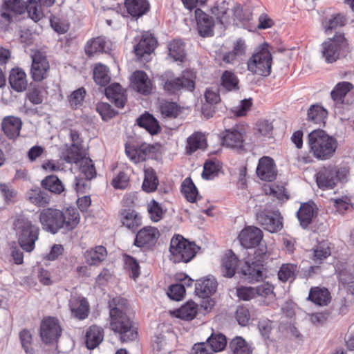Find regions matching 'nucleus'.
Masks as SVG:
<instances>
[{"label":"nucleus","mask_w":354,"mask_h":354,"mask_svg":"<svg viewBox=\"0 0 354 354\" xmlns=\"http://www.w3.org/2000/svg\"><path fill=\"white\" fill-rule=\"evenodd\" d=\"M38 218L42 230L52 234H56L61 230L65 233L71 232L80 221L78 211L73 207L63 210L46 207L39 212Z\"/></svg>","instance_id":"nucleus-1"},{"label":"nucleus","mask_w":354,"mask_h":354,"mask_svg":"<svg viewBox=\"0 0 354 354\" xmlns=\"http://www.w3.org/2000/svg\"><path fill=\"white\" fill-rule=\"evenodd\" d=\"M307 144L309 152L318 160L330 159L338 147L337 139L319 128L313 130L308 134Z\"/></svg>","instance_id":"nucleus-2"},{"label":"nucleus","mask_w":354,"mask_h":354,"mask_svg":"<svg viewBox=\"0 0 354 354\" xmlns=\"http://www.w3.org/2000/svg\"><path fill=\"white\" fill-rule=\"evenodd\" d=\"M13 226L20 248L26 252L33 251L35 248V243L39 239L40 233L39 226L24 216L15 218Z\"/></svg>","instance_id":"nucleus-3"},{"label":"nucleus","mask_w":354,"mask_h":354,"mask_svg":"<svg viewBox=\"0 0 354 354\" xmlns=\"http://www.w3.org/2000/svg\"><path fill=\"white\" fill-rule=\"evenodd\" d=\"M270 48V44L264 41L255 49L247 63L249 71L263 77L271 74L273 57Z\"/></svg>","instance_id":"nucleus-4"},{"label":"nucleus","mask_w":354,"mask_h":354,"mask_svg":"<svg viewBox=\"0 0 354 354\" xmlns=\"http://www.w3.org/2000/svg\"><path fill=\"white\" fill-rule=\"evenodd\" d=\"M321 46L322 57L327 64H333L351 52L348 40L342 32H335L333 37L328 38Z\"/></svg>","instance_id":"nucleus-5"},{"label":"nucleus","mask_w":354,"mask_h":354,"mask_svg":"<svg viewBox=\"0 0 354 354\" xmlns=\"http://www.w3.org/2000/svg\"><path fill=\"white\" fill-rule=\"evenodd\" d=\"M111 330L120 335L122 342L134 340L138 335L137 327L125 311H109Z\"/></svg>","instance_id":"nucleus-6"},{"label":"nucleus","mask_w":354,"mask_h":354,"mask_svg":"<svg viewBox=\"0 0 354 354\" xmlns=\"http://www.w3.org/2000/svg\"><path fill=\"white\" fill-rule=\"evenodd\" d=\"M218 287L216 279L208 275L197 281L195 284V295L200 298V306L203 310H213L216 301L212 296Z\"/></svg>","instance_id":"nucleus-7"},{"label":"nucleus","mask_w":354,"mask_h":354,"mask_svg":"<svg viewBox=\"0 0 354 354\" xmlns=\"http://www.w3.org/2000/svg\"><path fill=\"white\" fill-rule=\"evenodd\" d=\"M246 257L243 258V265L238 270L237 273L241 279L250 283L263 281L268 276V267L254 263L250 259V254L246 252Z\"/></svg>","instance_id":"nucleus-8"},{"label":"nucleus","mask_w":354,"mask_h":354,"mask_svg":"<svg viewBox=\"0 0 354 354\" xmlns=\"http://www.w3.org/2000/svg\"><path fill=\"white\" fill-rule=\"evenodd\" d=\"M245 135V130L243 125L239 127L236 124L231 129H225L219 135L221 139V145L231 149H236L239 151H243L244 146V136Z\"/></svg>","instance_id":"nucleus-9"},{"label":"nucleus","mask_w":354,"mask_h":354,"mask_svg":"<svg viewBox=\"0 0 354 354\" xmlns=\"http://www.w3.org/2000/svg\"><path fill=\"white\" fill-rule=\"evenodd\" d=\"M193 13L198 35L203 38L213 37L216 23L213 15H209L201 8H196Z\"/></svg>","instance_id":"nucleus-10"},{"label":"nucleus","mask_w":354,"mask_h":354,"mask_svg":"<svg viewBox=\"0 0 354 354\" xmlns=\"http://www.w3.org/2000/svg\"><path fill=\"white\" fill-rule=\"evenodd\" d=\"M263 238V231L254 225H245L237 236L241 246L246 250L256 248L260 245Z\"/></svg>","instance_id":"nucleus-11"},{"label":"nucleus","mask_w":354,"mask_h":354,"mask_svg":"<svg viewBox=\"0 0 354 354\" xmlns=\"http://www.w3.org/2000/svg\"><path fill=\"white\" fill-rule=\"evenodd\" d=\"M39 334L45 344L56 342L62 334V328L57 318L44 317L40 324Z\"/></svg>","instance_id":"nucleus-12"},{"label":"nucleus","mask_w":354,"mask_h":354,"mask_svg":"<svg viewBox=\"0 0 354 354\" xmlns=\"http://www.w3.org/2000/svg\"><path fill=\"white\" fill-rule=\"evenodd\" d=\"M138 42L133 46V51L137 58L141 61H148L149 56L158 45L156 37L150 32H144L139 39L135 38Z\"/></svg>","instance_id":"nucleus-13"},{"label":"nucleus","mask_w":354,"mask_h":354,"mask_svg":"<svg viewBox=\"0 0 354 354\" xmlns=\"http://www.w3.org/2000/svg\"><path fill=\"white\" fill-rule=\"evenodd\" d=\"M160 236V232L156 227L146 226L137 230L133 245L137 248L152 250Z\"/></svg>","instance_id":"nucleus-14"},{"label":"nucleus","mask_w":354,"mask_h":354,"mask_svg":"<svg viewBox=\"0 0 354 354\" xmlns=\"http://www.w3.org/2000/svg\"><path fill=\"white\" fill-rule=\"evenodd\" d=\"M31 77L35 82H41L48 77V71L50 68L47 57L42 52L37 50L31 55Z\"/></svg>","instance_id":"nucleus-15"},{"label":"nucleus","mask_w":354,"mask_h":354,"mask_svg":"<svg viewBox=\"0 0 354 354\" xmlns=\"http://www.w3.org/2000/svg\"><path fill=\"white\" fill-rule=\"evenodd\" d=\"M27 3L23 0H3L0 6V17L8 24L13 22V17L26 12Z\"/></svg>","instance_id":"nucleus-16"},{"label":"nucleus","mask_w":354,"mask_h":354,"mask_svg":"<svg viewBox=\"0 0 354 354\" xmlns=\"http://www.w3.org/2000/svg\"><path fill=\"white\" fill-rule=\"evenodd\" d=\"M232 0H217L209 9L210 13L215 18L216 23L226 29L230 24L232 17L230 14Z\"/></svg>","instance_id":"nucleus-17"},{"label":"nucleus","mask_w":354,"mask_h":354,"mask_svg":"<svg viewBox=\"0 0 354 354\" xmlns=\"http://www.w3.org/2000/svg\"><path fill=\"white\" fill-rule=\"evenodd\" d=\"M256 174L262 181H274L277 176V169L274 159L267 156L261 157L256 168Z\"/></svg>","instance_id":"nucleus-18"},{"label":"nucleus","mask_w":354,"mask_h":354,"mask_svg":"<svg viewBox=\"0 0 354 354\" xmlns=\"http://www.w3.org/2000/svg\"><path fill=\"white\" fill-rule=\"evenodd\" d=\"M195 241L184 237L178 234V263H189L192 261L201 250Z\"/></svg>","instance_id":"nucleus-19"},{"label":"nucleus","mask_w":354,"mask_h":354,"mask_svg":"<svg viewBox=\"0 0 354 354\" xmlns=\"http://www.w3.org/2000/svg\"><path fill=\"white\" fill-rule=\"evenodd\" d=\"M317 215L318 207L312 200L301 203L299 209L296 212V217L299 222L300 226L304 230L308 227Z\"/></svg>","instance_id":"nucleus-20"},{"label":"nucleus","mask_w":354,"mask_h":354,"mask_svg":"<svg viewBox=\"0 0 354 354\" xmlns=\"http://www.w3.org/2000/svg\"><path fill=\"white\" fill-rule=\"evenodd\" d=\"M232 19L235 26L251 30L252 12L249 8H244L241 3H236L232 8Z\"/></svg>","instance_id":"nucleus-21"},{"label":"nucleus","mask_w":354,"mask_h":354,"mask_svg":"<svg viewBox=\"0 0 354 354\" xmlns=\"http://www.w3.org/2000/svg\"><path fill=\"white\" fill-rule=\"evenodd\" d=\"M307 300L317 306H327L332 300L329 289L324 286H312L308 292Z\"/></svg>","instance_id":"nucleus-22"},{"label":"nucleus","mask_w":354,"mask_h":354,"mask_svg":"<svg viewBox=\"0 0 354 354\" xmlns=\"http://www.w3.org/2000/svg\"><path fill=\"white\" fill-rule=\"evenodd\" d=\"M21 118L12 115L3 118L1 122V130L10 140H15L19 136L22 127Z\"/></svg>","instance_id":"nucleus-23"},{"label":"nucleus","mask_w":354,"mask_h":354,"mask_svg":"<svg viewBox=\"0 0 354 354\" xmlns=\"http://www.w3.org/2000/svg\"><path fill=\"white\" fill-rule=\"evenodd\" d=\"M314 178L317 187L322 190L333 189L337 185L332 166L324 167L315 174Z\"/></svg>","instance_id":"nucleus-24"},{"label":"nucleus","mask_w":354,"mask_h":354,"mask_svg":"<svg viewBox=\"0 0 354 354\" xmlns=\"http://www.w3.org/2000/svg\"><path fill=\"white\" fill-rule=\"evenodd\" d=\"M133 88L139 93L147 95L151 93V87L147 74L141 70L134 71L130 77Z\"/></svg>","instance_id":"nucleus-25"},{"label":"nucleus","mask_w":354,"mask_h":354,"mask_svg":"<svg viewBox=\"0 0 354 354\" xmlns=\"http://www.w3.org/2000/svg\"><path fill=\"white\" fill-rule=\"evenodd\" d=\"M27 198L30 203L43 209L47 207L51 201V196L41 186L37 185L33 186L28 191Z\"/></svg>","instance_id":"nucleus-26"},{"label":"nucleus","mask_w":354,"mask_h":354,"mask_svg":"<svg viewBox=\"0 0 354 354\" xmlns=\"http://www.w3.org/2000/svg\"><path fill=\"white\" fill-rule=\"evenodd\" d=\"M208 147L205 133L195 131L187 138L186 153L192 155L197 150L205 151Z\"/></svg>","instance_id":"nucleus-27"},{"label":"nucleus","mask_w":354,"mask_h":354,"mask_svg":"<svg viewBox=\"0 0 354 354\" xmlns=\"http://www.w3.org/2000/svg\"><path fill=\"white\" fill-rule=\"evenodd\" d=\"M121 223L128 230L135 233L141 226L142 216L133 209H122L120 210Z\"/></svg>","instance_id":"nucleus-28"},{"label":"nucleus","mask_w":354,"mask_h":354,"mask_svg":"<svg viewBox=\"0 0 354 354\" xmlns=\"http://www.w3.org/2000/svg\"><path fill=\"white\" fill-rule=\"evenodd\" d=\"M328 116V111L321 102H317L312 104L308 109L306 120L315 124H323L324 127Z\"/></svg>","instance_id":"nucleus-29"},{"label":"nucleus","mask_w":354,"mask_h":354,"mask_svg":"<svg viewBox=\"0 0 354 354\" xmlns=\"http://www.w3.org/2000/svg\"><path fill=\"white\" fill-rule=\"evenodd\" d=\"M180 191L187 201L190 203H196L197 206L198 205V201L203 198L191 176L187 177L182 182Z\"/></svg>","instance_id":"nucleus-30"},{"label":"nucleus","mask_w":354,"mask_h":354,"mask_svg":"<svg viewBox=\"0 0 354 354\" xmlns=\"http://www.w3.org/2000/svg\"><path fill=\"white\" fill-rule=\"evenodd\" d=\"M136 124L145 129L151 136L158 135L161 131L159 121L148 111H145L136 119Z\"/></svg>","instance_id":"nucleus-31"},{"label":"nucleus","mask_w":354,"mask_h":354,"mask_svg":"<svg viewBox=\"0 0 354 354\" xmlns=\"http://www.w3.org/2000/svg\"><path fill=\"white\" fill-rule=\"evenodd\" d=\"M124 7L127 13L136 19L146 15L150 10L148 0H125Z\"/></svg>","instance_id":"nucleus-32"},{"label":"nucleus","mask_w":354,"mask_h":354,"mask_svg":"<svg viewBox=\"0 0 354 354\" xmlns=\"http://www.w3.org/2000/svg\"><path fill=\"white\" fill-rule=\"evenodd\" d=\"M158 84L168 95L176 94L177 92V77L171 71H166L162 74H157L155 77Z\"/></svg>","instance_id":"nucleus-33"},{"label":"nucleus","mask_w":354,"mask_h":354,"mask_svg":"<svg viewBox=\"0 0 354 354\" xmlns=\"http://www.w3.org/2000/svg\"><path fill=\"white\" fill-rule=\"evenodd\" d=\"M347 19L344 14L337 12L332 14L330 18L324 17L322 20V28L325 34L332 33L338 27L342 28L346 25Z\"/></svg>","instance_id":"nucleus-34"},{"label":"nucleus","mask_w":354,"mask_h":354,"mask_svg":"<svg viewBox=\"0 0 354 354\" xmlns=\"http://www.w3.org/2000/svg\"><path fill=\"white\" fill-rule=\"evenodd\" d=\"M223 172V162L216 158H209L205 160L201 177L205 180H212Z\"/></svg>","instance_id":"nucleus-35"},{"label":"nucleus","mask_w":354,"mask_h":354,"mask_svg":"<svg viewBox=\"0 0 354 354\" xmlns=\"http://www.w3.org/2000/svg\"><path fill=\"white\" fill-rule=\"evenodd\" d=\"M110 50L106 37L102 36L88 39L84 46L85 53L89 57L98 53H108Z\"/></svg>","instance_id":"nucleus-36"},{"label":"nucleus","mask_w":354,"mask_h":354,"mask_svg":"<svg viewBox=\"0 0 354 354\" xmlns=\"http://www.w3.org/2000/svg\"><path fill=\"white\" fill-rule=\"evenodd\" d=\"M9 83L13 90L17 92L25 91L28 86L26 74L21 68H12L9 75Z\"/></svg>","instance_id":"nucleus-37"},{"label":"nucleus","mask_w":354,"mask_h":354,"mask_svg":"<svg viewBox=\"0 0 354 354\" xmlns=\"http://www.w3.org/2000/svg\"><path fill=\"white\" fill-rule=\"evenodd\" d=\"M196 72L191 68L183 70L178 76V91L185 89L194 92L196 89Z\"/></svg>","instance_id":"nucleus-38"},{"label":"nucleus","mask_w":354,"mask_h":354,"mask_svg":"<svg viewBox=\"0 0 354 354\" xmlns=\"http://www.w3.org/2000/svg\"><path fill=\"white\" fill-rule=\"evenodd\" d=\"M42 189L52 194L59 195L65 191V187L62 180L54 174L46 176L40 183Z\"/></svg>","instance_id":"nucleus-39"},{"label":"nucleus","mask_w":354,"mask_h":354,"mask_svg":"<svg viewBox=\"0 0 354 354\" xmlns=\"http://www.w3.org/2000/svg\"><path fill=\"white\" fill-rule=\"evenodd\" d=\"M353 88L354 85L349 82H338L330 92L332 100L336 104H348V102H345V97Z\"/></svg>","instance_id":"nucleus-40"},{"label":"nucleus","mask_w":354,"mask_h":354,"mask_svg":"<svg viewBox=\"0 0 354 354\" xmlns=\"http://www.w3.org/2000/svg\"><path fill=\"white\" fill-rule=\"evenodd\" d=\"M104 330L97 326H91L86 333V345L88 349L96 348L103 340Z\"/></svg>","instance_id":"nucleus-41"},{"label":"nucleus","mask_w":354,"mask_h":354,"mask_svg":"<svg viewBox=\"0 0 354 354\" xmlns=\"http://www.w3.org/2000/svg\"><path fill=\"white\" fill-rule=\"evenodd\" d=\"M93 80L100 86H106L111 81L109 68L102 63L96 64L93 69Z\"/></svg>","instance_id":"nucleus-42"},{"label":"nucleus","mask_w":354,"mask_h":354,"mask_svg":"<svg viewBox=\"0 0 354 354\" xmlns=\"http://www.w3.org/2000/svg\"><path fill=\"white\" fill-rule=\"evenodd\" d=\"M145 177L142 185V190L151 193L156 190L159 181L156 171L152 167L144 170Z\"/></svg>","instance_id":"nucleus-43"},{"label":"nucleus","mask_w":354,"mask_h":354,"mask_svg":"<svg viewBox=\"0 0 354 354\" xmlns=\"http://www.w3.org/2000/svg\"><path fill=\"white\" fill-rule=\"evenodd\" d=\"M312 257L310 259L315 263H322L331 254L330 249L328 243L325 241L319 242L312 249Z\"/></svg>","instance_id":"nucleus-44"},{"label":"nucleus","mask_w":354,"mask_h":354,"mask_svg":"<svg viewBox=\"0 0 354 354\" xmlns=\"http://www.w3.org/2000/svg\"><path fill=\"white\" fill-rule=\"evenodd\" d=\"M107 256L106 248L102 245H98L87 250L85 254V258L87 263L91 265H97L103 261Z\"/></svg>","instance_id":"nucleus-45"},{"label":"nucleus","mask_w":354,"mask_h":354,"mask_svg":"<svg viewBox=\"0 0 354 354\" xmlns=\"http://www.w3.org/2000/svg\"><path fill=\"white\" fill-rule=\"evenodd\" d=\"M229 348L233 354H252L251 346L240 336L235 337L230 342Z\"/></svg>","instance_id":"nucleus-46"},{"label":"nucleus","mask_w":354,"mask_h":354,"mask_svg":"<svg viewBox=\"0 0 354 354\" xmlns=\"http://www.w3.org/2000/svg\"><path fill=\"white\" fill-rule=\"evenodd\" d=\"M239 80L232 71H225L221 77V85L227 91H234L239 89Z\"/></svg>","instance_id":"nucleus-47"},{"label":"nucleus","mask_w":354,"mask_h":354,"mask_svg":"<svg viewBox=\"0 0 354 354\" xmlns=\"http://www.w3.org/2000/svg\"><path fill=\"white\" fill-rule=\"evenodd\" d=\"M278 279L283 283L287 282L290 278L296 279L297 266L294 263H283L277 272Z\"/></svg>","instance_id":"nucleus-48"},{"label":"nucleus","mask_w":354,"mask_h":354,"mask_svg":"<svg viewBox=\"0 0 354 354\" xmlns=\"http://www.w3.org/2000/svg\"><path fill=\"white\" fill-rule=\"evenodd\" d=\"M272 215L270 216L263 228L270 233H275L280 231L283 227V216L278 209L272 211Z\"/></svg>","instance_id":"nucleus-49"},{"label":"nucleus","mask_w":354,"mask_h":354,"mask_svg":"<svg viewBox=\"0 0 354 354\" xmlns=\"http://www.w3.org/2000/svg\"><path fill=\"white\" fill-rule=\"evenodd\" d=\"M274 127L272 122L268 119L259 118L255 123L254 130L263 137L272 138Z\"/></svg>","instance_id":"nucleus-50"},{"label":"nucleus","mask_w":354,"mask_h":354,"mask_svg":"<svg viewBox=\"0 0 354 354\" xmlns=\"http://www.w3.org/2000/svg\"><path fill=\"white\" fill-rule=\"evenodd\" d=\"M96 111L100 114L102 120L105 122H108L119 113L110 104L103 102L96 104Z\"/></svg>","instance_id":"nucleus-51"},{"label":"nucleus","mask_w":354,"mask_h":354,"mask_svg":"<svg viewBox=\"0 0 354 354\" xmlns=\"http://www.w3.org/2000/svg\"><path fill=\"white\" fill-rule=\"evenodd\" d=\"M139 162L147 159H156L158 147L155 145L143 142L139 145Z\"/></svg>","instance_id":"nucleus-52"},{"label":"nucleus","mask_w":354,"mask_h":354,"mask_svg":"<svg viewBox=\"0 0 354 354\" xmlns=\"http://www.w3.org/2000/svg\"><path fill=\"white\" fill-rule=\"evenodd\" d=\"M81 143L71 144L69 148L66 150V155L64 159L68 163H75L81 162L83 158L80 151V146Z\"/></svg>","instance_id":"nucleus-53"},{"label":"nucleus","mask_w":354,"mask_h":354,"mask_svg":"<svg viewBox=\"0 0 354 354\" xmlns=\"http://www.w3.org/2000/svg\"><path fill=\"white\" fill-rule=\"evenodd\" d=\"M159 110L165 118L177 117V102L162 100L159 102Z\"/></svg>","instance_id":"nucleus-54"},{"label":"nucleus","mask_w":354,"mask_h":354,"mask_svg":"<svg viewBox=\"0 0 354 354\" xmlns=\"http://www.w3.org/2000/svg\"><path fill=\"white\" fill-rule=\"evenodd\" d=\"M80 171L84 174L86 180H89L96 176V169L93 160L90 158H86L81 161Z\"/></svg>","instance_id":"nucleus-55"},{"label":"nucleus","mask_w":354,"mask_h":354,"mask_svg":"<svg viewBox=\"0 0 354 354\" xmlns=\"http://www.w3.org/2000/svg\"><path fill=\"white\" fill-rule=\"evenodd\" d=\"M208 345L212 351L218 352L223 350L227 345V339L224 335H212L207 339Z\"/></svg>","instance_id":"nucleus-56"},{"label":"nucleus","mask_w":354,"mask_h":354,"mask_svg":"<svg viewBox=\"0 0 354 354\" xmlns=\"http://www.w3.org/2000/svg\"><path fill=\"white\" fill-rule=\"evenodd\" d=\"M124 263L126 268L129 271V277L136 280L140 274V267L137 259L131 255H125Z\"/></svg>","instance_id":"nucleus-57"},{"label":"nucleus","mask_w":354,"mask_h":354,"mask_svg":"<svg viewBox=\"0 0 354 354\" xmlns=\"http://www.w3.org/2000/svg\"><path fill=\"white\" fill-rule=\"evenodd\" d=\"M253 105L252 98H245L240 101L239 104L235 108L231 109L234 116L236 118H241L246 116L248 113L250 111Z\"/></svg>","instance_id":"nucleus-58"},{"label":"nucleus","mask_w":354,"mask_h":354,"mask_svg":"<svg viewBox=\"0 0 354 354\" xmlns=\"http://www.w3.org/2000/svg\"><path fill=\"white\" fill-rule=\"evenodd\" d=\"M153 347L154 354H171L167 348L166 337L161 333L155 335Z\"/></svg>","instance_id":"nucleus-59"},{"label":"nucleus","mask_w":354,"mask_h":354,"mask_svg":"<svg viewBox=\"0 0 354 354\" xmlns=\"http://www.w3.org/2000/svg\"><path fill=\"white\" fill-rule=\"evenodd\" d=\"M147 210L152 221L158 222L162 218V208L160 204L156 200L152 199L150 203H148Z\"/></svg>","instance_id":"nucleus-60"},{"label":"nucleus","mask_w":354,"mask_h":354,"mask_svg":"<svg viewBox=\"0 0 354 354\" xmlns=\"http://www.w3.org/2000/svg\"><path fill=\"white\" fill-rule=\"evenodd\" d=\"M330 202L333 203L336 211L340 214H344L345 212L348 210L350 206L353 207L351 202V198L348 196L330 198Z\"/></svg>","instance_id":"nucleus-61"},{"label":"nucleus","mask_w":354,"mask_h":354,"mask_svg":"<svg viewBox=\"0 0 354 354\" xmlns=\"http://www.w3.org/2000/svg\"><path fill=\"white\" fill-rule=\"evenodd\" d=\"M86 94V92L84 87H80L73 91L68 96V102L71 106L74 109H77L78 106H82Z\"/></svg>","instance_id":"nucleus-62"},{"label":"nucleus","mask_w":354,"mask_h":354,"mask_svg":"<svg viewBox=\"0 0 354 354\" xmlns=\"http://www.w3.org/2000/svg\"><path fill=\"white\" fill-rule=\"evenodd\" d=\"M236 295L239 300L250 301L256 297L254 287L238 286L236 287Z\"/></svg>","instance_id":"nucleus-63"},{"label":"nucleus","mask_w":354,"mask_h":354,"mask_svg":"<svg viewBox=\"0 0 354 354\" xmlns=\"http://www.w3.org/2000/svg\"><path fill=\"white\" fill-rule=\"evenodd\" d=\"M253 254V258L250 259L252 261L263 266H267V260L268 259V254L267 252V246L259 245L254 248Z\"/></svg>","instance_id":"nucleus-64"}]
</instances>
